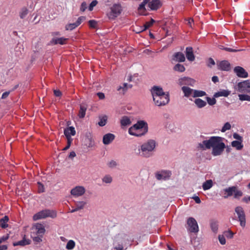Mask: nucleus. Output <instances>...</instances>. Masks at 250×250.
<instances>
[{
    "label": "nucleus",
    "mask_w": 250,
    "mask_h": 250,
    "mask_svg": "<svg viewBox=\"0 0 250 250\" xmlns=\"http://www.w3.org/2000/svg\"><path fill=\"white\" fill-rule=\"evenodd\" d=\"M9 221V217L8 216H4L0 219V227L3 229H5L8 227L7 223Z\"/></svg>",
    "instance_id": "cd10ccee"
},
{
    "label": "nucleus",
    "mask_w": 250,
    "mask_h": 250,
    "mask_svg": "<svg viewBox=\"0 0 250 250\" xmlns=\"http://www.w3.org/2000/svg\"><path fill=\"white\" fill-rule=\"evenodd\" d=\"M148 131V125L144 121H139L128 129L129 134L135 136H141Z\"/></svg>",
    "instance_id": "20e7f679"
},
{
    "label": "nucleus",
    "mask_w": 250,
    "mask_h": 250,
    "mask_svg": "<svg viewBox=\"0 0 250 250\" xmlns=\"http://www.w3.org/2000/svg\"><path fill=\"white\" fill-rule=\"evenodd\" d=\"M234 72L239 78H246L248 77V73L245 69L241 66H237L234 68Z\"/></svg>",
    "instance_id": "f8f14e48"
},
{
    "label": "nucleus",
    "mask_w": 250,
    "mask_h": 250,
    "mask_svg": "<svg viewBox=\"0 0 250 250\" xmlns=\"http://www.w3.org/2000/svg\"><path fill=\"white\" fill-rule=\"evenodd\" d=\"M179 84L180 85H187L190 86H193L195 83V81L191 78L188 77H184L181 78L178 80Z\"/></svg>",
    "instance_id": "4468645a"
},
{
    "label": "nucleus",
    "mask_w": 250,
    "mask_h": 250,
    "mask_svg": "<svg viewBox=\"0 0 250 250\" xmlns=\"http://www.w3.org/2000/svg\"><path fill=\"white\" fill-rule=\"evenodd\" d=\"M215 65V62L213 59L211 58H209L208 60V66L209 67H211L212 65Z\"/></svg>",
    "instance_id": "bf43d9fd"
},
{
    "label": "nucleus",
    "mask_w": 250,
    "mask_h": 250,
    "mask_svg": "<svg viewBox=\"0 0 250 250\" xmlns=\"http://www.w3.org/2000/svg\"><path fill=\"white\" fill-rule=\"evenodd\" d=\"M242 201L244 202H245L246 203H248L249 202H250V196H245L243 199H242Z\"/></svg>",
    "instance_id": "338daca9"
},
{
    "label": "nucleus",
    "mask_w": 250,
    "mask_h": 250,
    "mask_svg": "<svg viewBox=\"0 0 250 250\" xmlns=\"http://www.w3.org/2000/svg\"><path fill=\"white\" fill-rule=\"evenodd\" d=\"M115 249L116 250H124V247L122 244H117L116 241L114 242Z\"/></svg>",
    "instance_id": "603ef678"
},
{
    "label": "nucleus",
    "mask_w": 250,
    "mask_h": 250,
    "mask_svg": "<svg viewBox=\"0 0 250 250\" xmlns=\"http://www.w3.org/2000/svg\"><path fill=\"white\" fill-rule=\"evenodd\" d=\"M108 166L110 167H114L117 166V163L115 161L112 160L108 163Z\"/></svg>",
    "instance_id": "e2e57ef3"
},
{
    "label": "nucleus",
    "mask_w": 250,
    "mask_h": 250,
    "mask_svg": "<svg viewBox=\"0 0 250 250\" xmlns=\"http://www.w3.org/2000/svg\"><path fill=\"white\" fill-rule=\"evenodd\" d=\"M87 108V106L86 104H80V110L78 115L80 118H83L84 117Z\"/></svg>",
    "instance_id": "b1692460"
},
{
    "label": "nucleus",
    "mask_w": 250,
    "mask_h": 250,
    "mask_svg": "<svg viewBox=\"0 0 250 250\" xmlns=\"http://www.w3.org/2000/svg\"><path fill=\"white\" fill-rule=\"evenodd\" d=\"M239 100L243 101H250V96L247 94H239L238 95Z\"/></svg>",
    "instance_id": "79ce46f5"
},
{
    "label": "nucleus",
    "mask_w": 250,
    "mask_h": 250,
    "mask_svg": "<svg viewBox=\"0 0 250 250\" xmlns=\"http://www.w3.org/2000/svg\"><path fill=\"white\" fill-rule=\"evenodd\" d=\"M154 22L155 21L152 19H151L150 21L146 22L144 25V29L142 30V31H145L151 27Z\"/></svg>",
    "instance_id": "4c0bfd02"
},
{
    "label": "nucleus",
    "mask_w": 250,
    "mask_h": 250,
    "mask_svg": "<svg viewBox=\"0 0 250 250\" xmlns=\"http://www.w3.org/2000/svg\"><path fill=\"white\" fill-rule=\"evenodd\" d=\"M9 236L8 234H7L6 235L0 237V244L6 241L9 238Z\"/></svg>",
    "instance_id": "13d9d810"
},
{
    "label": "nucleus",
    "mask_w": 250,
    "mask_h": 250,
    "mask_svg": "<svg viewBox=\"0 0 250 250\" xmlns=\"http://www.w3.org/2000/svg\"><path fill=\"white\" fill-rule=\"evenodd\" d=\"M75 246V242L73 240H70L67 242L66 246V248L67 250H72L74 248Z\"/></svg>",
    "instance_id": "a19ab883"
},
{
    "label": "nucleus",
    "mask_w": 250,
    "mask_h": 250,
    "mask_svg": "<svg viewBox=\"0 0 250 250\" xmlns=\"http://www.w3.org/2000/svg\"><path fill=\"white\" fill-rule=\"evenodd\" d=\"M156 146V142L152 139L148 140L141 146V155L148 158L152 156L153 151Z\"/></svg>",
    "instance_id": "39448f33"
},
{
    "label": "nucleus",
    "mask_w": 250,
    "mask_h": 250,
    "mask_svg": "<svg viewBox=\"0 0 250 250\" xmlns=\"http://www.w3.org/2000/svg\"><path fill=\"white\" fill-rule=\"evenodd\" d=\"M195 202L197 204H200L201 203V200L200 198L197 196H195L192 197Z\"/></svg>",
    "instance_id": "774afa93"
},
{
    "label": "nucleus",
    "mask_w": 250,
    "mask_h": 250,
    "mask_svg": "<svg viewBox=\"0 0 250 250\" xmlns=\"http://www.w3.org/2000/svg\"><path fill=\"white\" fill-rule=\"evenodd\" d=\"M30 243H31V240L28 239H26L25 238V236H24L21 240L13 243V246H25L26 245H29L30 244Z\"/></svg>",
    "instance_id": "5701e85b"
},
{
    "label": "nucleus",
    "mask_w": 250,
    "mask_h": 250,
    "mask_svg": "<svg viewBox=\"0 0 250 250\" xmlns=\"http://www.w3.org/2000/svg\"><path fill=\"white\" fill-rule=\"evenodd\" d=\"M98 3V1L96 0H93L90 4L88 9L89 11H92L93 9V7L95 6Z\"/></svg>",
    "instance_id": "5fc2aeb1"
},
{
    "label": "nucleus",
    "mask_w": 250,
    "mask_h": 250,
    "mask_svg": "<svg viewBox=\"0 0 250 250\" xmlns=\"http://www.w3.org/2000/svg\"><path fill=\"white\" fill-rule=\"evenodd\" d=\"M115 135L112 133H107L103 137V142L104 145L110 144L115 139Z\"/></svg>",
    "instance_id": "a211bd4d"
},
{
    "label": "nucleus",
    "mask_w": 250,
    "mask_h": 250,
    "mask_svg": "<svg viewBox=\"0 0 250 250\" xmlns=\"http://www.w3.org/2000/svg\"><path fill=\"white\" fill-rule=\"evenodd\" d=\"M32 229L35 231L37 235L41 237H42L45 231L44 226L42 224L39 223L34 225Z\"/></svg>",
    "instance_id": "dca6fc26"
},
{
    "label": "nucleus",
    "mask_w": 250,
    "mask_h": 250,
    "mask_svg": "<svg viewBox=\"0 0 250 250\" xmlns=\"http://www.w3.org/2000/svg\"><path fill=\"white\" fill-rule=\"evenodd\" d=\"M218 239L221 245H225L226 244V239L225 236L223 235H219L218 236Z\"/></svg>",
    "instance_id": "3c124183"
},
{
    "label": "nucleus",
    "mask_w": 250,
    "mask_h": 250,
    "mask_svg": "<svg viewBox=\"0 0 250 250\" xmlns=\"http://www.w3.org/2000/svg\"><path fill=\"white\" fill-rule=\"evenodd\" d=\"M230 128H231L230 124L229 122H227L225 124L224 126L222 127L221 131L222 132H225V131H226L230 129Z\"/></svg>",
    "instance_id": "c03bdc74"
},
{
    "label": "nucleus",
    "mask_w": 250,
    "mask_h": 250,
    "mask_svg": "<svg viewBox=\"0 0 250 250\" xmlns=\"http://www.w3.org/2000/svg\"><path fill=\"white\" fill-rule=\"evenodd\" d=\"M64 134L66 138H71V136H74L76 134L75 128L73 126H69L64 130Z\"/></svg>",
    "instance_id": "412c9836"
},
{
    "label": "nucleus",
    "mask_w": 250,
    "mask_h": 250,
    "mask_svg": "<svg viewBox=\"0 0 250 250\" xmlns=\"http://www.w3.org/2000/svg\"><path fill=\"white\" fill-rule=\"evenodd\" d=\"M88 24L90 27L95 28L97 25V22L95 20H90L88 21Z\"/></svg>",
    "instance_id": "4d7b16f0"
},
{
    "label": "nucleus",
    "mask_w": 250,
    "mask_h": 250,
    "mask_svg": "<svg viewBox=\"0 0 250 250\" xmlns=\"http://www.w3.org/2000/svg\"><path fill=\"white\" fill-rule=\"evenodd\" d=\"M131 123L130 119L124 116L121 120V124L122 126H126L130 125Z\"/></svg>",
    "instance_id": "473e14b6"
},
{
    "label": "nucleus",
    "mask_w": 250,
    "mask_h": 250,
    "mask_svg": "<svg viewBox=\"0 0 250 250\" xmlns=\"http://www.w3.org/2000/svg\"><path fill=\"white\" fill-rule=\"evenodd\" d=\"M68 40V39L67 38H64L63 37L59 38H53L51 42L54 44H60L61 45H63L66 43Z\"/></svg>",
    "instance_id": "4be33fe9"
},
{
    "label": "nucleus",
    "mask_w": 250,
    "mask_h": 250,
    "mask_svg": "<svg viewBox=\"0 0 250 250\" xmlns=\"http://www.w3.org/2000/svg\"><path fill=\"white\" fill-rule=\"evenodd\" d=\"M233 195L234 198L236 199H238L243 195V192L241 190H238L237 189V188L235 187V191L234 192Z\"/></svg>",
    "instance_id": "58836bf2"
},
{
    "label": "nucleus",
    "mask_w": 250,
    "mask_h": 250,
    "mask_svg": "<svg viewBox=\"0 0 250 250\" xmlns=\"http://www.w3.org/2000/svg\"><path fill=\"white\" fill-rule=\"evenodd\" d=\"M128 89V84L127 83H124L123 86H120L118 87L117 90L120 91L122 90V93L124 94Z\"/></svg>",
    "instance_id": "ea45409f"
},
{
    "label": "nucleus",
    "mask_w": 250,
    "mask_h": 250,
    "mask_svg": "<svg viewBox=\"0 0 250 250\" xmlns=\"http://www.w3.org/2000/svg\"><path fill=\"white\" fill-rule=\"evenodd\" d=\"M209 224L211 230L214 233H216L218 229V222L216 220H211Z\"/></svg>",
    "instance_id": "a878e982"
},
{
    "label": "nucleus",
    "mask_w": 250,
    "mask_h": 250,
    "mask_svg": "<svg viewBox=\"0 0 250 250\" xmlns=\"http://www.w3.org/2000/svg\"><path fill=\"white\" fill-rule=\"evenodd\" d=\"M85 20V17L84 16L80 17L76 22L73 23L67 24L65 26V29L66 30H72L77 27H78L81 23Z\"/></svg>",
    "instance_id": "ddd939ff"
},
{
    "label": "nucleus",
    "mask_w": 250,
    "mask_h": 250,
    "mask_svg": "<svg viewBox=\"0 0 250 250\" xmlns=\"http://www.w3.org/2000/svg\"><path fill=\"white\" fill-rule=\"evenodd\" d=\"M194 103L198 108H202L207 105L206 102L203 101L201 99L197 98L194 100Z\"/></svg>",
    "instance_id": "7c9ffc66"
},
{
    "label": "nucleus",
    "mask_w": 250,
    "mask_h": 250,
    "mask_svg": "<svg viewBox=\"0 0 250 250\" xmlns=\"http://www.w3.org/2000/svg\"><path fill=\"white\" fill-rule=\"evenodd\" d=\"M223 138L219 136L211 137L208 140H204L199 143L197 148L205 150L212 148V154L213 156L221 155L225 148V144L222 142Z\"/></svg>",
    "instance_id": "f257e3e1"
},
{
    "label": "nucleus",
    "mask_w": 250,
    "mask_h": 250,
    "mask_svg": "<svg viewBox=\"0 0 250 250\" xmlns=\"http://www.w3.org/2000/svg\"><path fill=\"white\" fill-rule=\"evenodd\" d=\"M147 4L148 10L151 11L157 10L162 5V3L160 0H143V1L139 5L138 8L140 14L142 15H146L145 5Z\"/></svg>",
    "instance_id": "7ed1b4c3"
},
{
    "label": "nucleus",
    "mask_w": 250,
    "mask_h": 250,
    "mask_svg": "<svg viewBox=\"0 0 250 250\" xmlns=\"http://www.w3.org/2000/svg\"><path fill=\"white\" fill-rule=\"evenodd\" d=\"M67 139V145L63 149V150H66L67 149H68L70 146H71V144L72 143V142L73 141V139L72 138H69V137H67L66 138Z\"/></svg>",
    "instance_id": "8fccbe9b"
},
{
    "label": "nucleus",
    "mask_w": 250,
    "mask_h": 250,
    "mask_svg": "<svg viewBox=\"0 0 250 250\" xmlns=\"http://www.w3.org/2000/svg\"><path fill=\"white\" fill-rule=\"evenodd\" d=\"M225 236L227 238H232L233 237L234 233L231 230H228L224 232Z\"/></svg>",
    "instance_id": "864d4df0"
},
{
    "label": "nucleus",
    "mask_w": 250,
    "mask_h": 250,
    "mask_svg": "<svg viewBox=\"0 0 250 250\" xmlns=\"http://www.w3.org/2000/svg\"><path fill=\"white\" fill-rule=\"evenodd\" d=\"M38 185V191L39 193H42L44 192V186L41 182H38L37 183Z\"/></svg>",
    "instance_id": "09e8293b"
},
{
    "label": "nucleus",
    "mask_w": 250,
    "mask_h": 250,
    "mask_svg": "<svg viewBox=\"0 0 250 250\" xmlns=\"http://www.w3.org/2000/svg\"><path fill=\"white\" fill-rule=\"evenodd\" d=\"M171 172L169 170H162L155 173V177L158 180H166L169 179L171 176Z\"/></svg>",
    "instance_id": "9b49d317"
},
{
    "label": "nucleus",
    "mask_w": 250,
    "mask_h": 250,
    "mask_svg": "<svg viewBox=\"0 0 250 250\" xmlns=\"http://www.w3.org/2000/svg\"><path fill=\"white\" fill-rule=\"evenodd\" d=\"M182 90L184 93V96L186 97H189L192 94L193 95L194 92V89L185 86L182 87Z\"/></svg>",
    "instance_id": "393cba45"
},
{
    "label": "nucleus",
    "mask_w": 250,
    "mask_h": 250,
    "mask_svg": "<svg viewBox=\"0 0 250 250\" xmlns=\"http://www.w3.org/2000/svg\"><path fill=\"white\" fill-rule=\"evenodd\" d=\"M87 139L89 141V143L87 145L88 147H92L94 146L95 145V142L94 139L90 136L89 137H87Z\"/></svg>",
    "instance_id": "de8ad7c7"
},
{
    "label": "nucleus",
    "mask_w": 250,
    "mask_h": 250,
    "mask_svg": "<svg viewBox=\"0 0 250 250\" xmlns=\"http://www.w3.org/2000/svg\"><path fill=\"white\" fill-rule=\"evenodd\" d=\"M230 93V92L228 90H222L221 91H218L217 92L215 93L214 94V97L215 98H218L219 97H228Z\"/></svg>",
    "instance_id": "bb28decb"
},
{
    "label": "nucleus",
    "mask_w": 250,
    "mask_h": 250,
    "mask_svg": "<svg viewBox=\"0 0 250 250\" xmlns=\"http://www.w3.org/2000/svg\"><path fill=\"white\" fill-rule=\"evenodd\" d=\"M215 98V97H214L213 98H210V97H207L206 98V100L208 102V104L209 105H213L216 104V100Z\"/></svg>",
    "instance_id": "37998d69"
},
{
    "label": "nucleus",
    "mask_w": 250,
    "mask_h": 250,
    "mask_svg": "<svg viewBox=\"0 0 250 250\" xmlns=\"http://www.w3.org/2000/svg\"><path fill=\"white\" fill-rule=\"evenodd\" d=\"M110 12L108 14V17L110 19H115L122 13L123 7L119 3H114L110 8Z\"/></svg>",
    "instance_id": "0eeeda50"
},
{
    "label": "nucleus",
    "mask_w": 250,
    "mask_h": 250,
    "mask_svg": "<svg viewBox=\"0 0 250 250\" xmlns=\"http://www.w3.org/2000/svg\"><path fill=\"white\" fill-rule=\"evenodd\" d=\"M235 187L232 186L228 188H225L224 191L227 193V195L224 196L225 198H227L229 196H231L233 195L234 192L235 191Z\"/></svg>",
    "instance_id": "c85d7f7f"
},
{
    "label": "nucleus",
    "mask_w": 250,
    "mask_h": 250,
    "mask_svg": "<svg viewBox=\"0 0 250 250\" xmlns=\"http://www.w3.org/2000/svg\"><path fill=\"white\" fill-rule=\"evenodd\" d=\"M186 54L187 58L188 61L192 62L195 60L192 47H187L186 49Z\"/></svg>",
    "instance_id": "aec40b11"
},
{
    "label": "nucleus",
    "mask_w": 250,
    "mask_h": 250,
    "mask_svg": "<svg viewBox=\"0 0 250 250\" xmlns=\"http://www.w3.org/2000/svg\"><path fill=\"white\" fill-rule=\"evenodd\" d=\"M173 70L175 71L183 72L185 71L186 68L183 64L177 63L173 67Z\"/></svg>",
    "instance_id": "72a5a7b5"
},
{
    "label": "nucleus",
    "mask_w": 250,
    "mask_h": 250,
    "mask_svg": "<svg viewBox=\"0 0 250 250\" xmlns=\"http://www.w3.org/2000/svg\"><path fill=\"white\" fill-rule=\"evenodd\" d=\"M235 212L237 215L240 226L244 227L246 226V215L243 208L240 206L236 207Z\"/></svg>",
    "instance_id": "6e6552de"
},
{
    "label": "nucleus",
    "mask_w": 250,
    "mask_h": 250,
    "mask_svg": "<svg viewBox=\"0 0 250 250\" xmlns=\"http://www.w3.org/2000/svg\"><path fill=\"white\" fill-rule=\"evenodd\" d=\"M231 146L235 147L237 150H241L243 147L242 142L238 141H233L231 142Z\"/></svg>",
    "instance_id": "c756f323"
},
{
    "label": "nucleus",
    "mask_w": 250,
    "mask_h": 250,
    "mask_svg": "<svg viewBox=\"0 0 250 250\" xmlns=\"http://www.w3.org/2000/svg\"><path fill=\"white\" fill-rule=\"evenodd\" d=\"M42 237L38 235L37 236L34 237L33 240L35 242L40 243L42 241Z\"/></svg>",
    "instance_id": "680f3d73"
},
{
    "label": "nucleus",
    "mask_w": 250,
    "mask_h": 250,
    "mask_svg": "<svg viewBox=\"0 0 250 250\" xmlns=\"http://www.w3.org/2000/svg\"><path fill=\"white\" fill-rule=\"evenodd\" d=\"M85 204L86 203L84 201L77 202L76 203V207H77L78 209L80 210L84 208Z\"/></svg>",
    "instance_id": "49530a36"
},
{
    "label": "nucleus",
    "mask_w": 250,
    "mask_h": 250,
    "mask_svg": "<svg viewBox=\"0 0 250 250\" xmlns=\"http://www.w3.org/2000/svg\"><path fill=\"white\" fill-rule=\"evenodd\" d=\"M103 182L107 184L111 183L112 181V177L109 175H105L102 179Z\"/></svg>",
    "instance_id": "a18cd8bd"
},
{
    "label": "nucleus",
    "mask_w": 250,
    "mask_h": 250,
    "mask_svg": "<svg viewBox=\"0 0 250 250\" xmlns=\"http://www.w3.org/2000/svg\"><path fill=\"white\" fill-rule=\"evenodd\" d=\"M218 69L228 71L230 69V64L227 61H222L217 63Z\"/></svg>",
    "instance_id": "f3484780"
},
{
    "label": "nucleus",
    "mask_w": 250,
    "mask_h": 250,
    "mask_svg": "<svg viewBox=\"0 0 250 250\" xmlns=\"http://www.w3.org/2000/svg\"><path fill=\"white\" fill-rule=\"evenodd\" d=\"M153 101L156 106H162L167 104L169 102V95L164 91L159 86H153L151 90Z\"/></svg>",
    "instance_id": "f03ea898"
},
{
    "label": "nucleus",
    "mask_w": 250,
    "mask_h": 250,
    "mask_svg": "<svg viewBox=\"0 0 250 250\" xmlns=\"http://www.w3.org/2000/svg\"><path fill=\"white\" fill-rule=\"evenodd\" d=\"M206 95V93L202 90H194L193 94L192 96L193 97H199Z\"/></svg>",
    "instance_id": "f704fd0d"
},
{
    "label": "nucleus",
    "mask_w": 250,
    "mask_h": 250,
    "mask_svg": "<svg viewBox=\"0 0 250 250\" xmlns=\"http://www.w3.org/2000/svg\"><path fill=\"white\" fill-rule=\"evenodd\" d=\"M213 186L212 181L211 180H207L203 184V188L204 190L210 189Z\"/></svg>",
    "instance_id": "2f4dec72"
},
{
    "label": "nucleus",
    "mask_w": 250,
    "mask_h": 250,
    "mask_svg": "<svg viewBox=\"0 0 250 250\" xmlns=\"http://www.w3.org/2000/svg\"><path fill=\"white\" fill-rule=\"evenodd\" d=\"M188 229L191 232H197L199 231L198 226L196 220L193 217H189L187 221Z\"/></svg>",
    "instance_id": "1a4fd4ad"
},
{
    "label": "nucleus",
    "mask_w": 250,
    "mask_h": 250,
    "mask_svg": "<svg viewBox=\"0 0 250 250\" xmlns=\"http://www.w3.org/2000/svg\"><path fill=\"white\" fill-rule=\"evenodd\" d=\"M85 192L84 188L83 186H77L71 190V195L78 197L83 195Z\"/></svg>",
    "instance_id": "2eb2a0df"
},
{
    "label": "nucleus",
    "mask_w": 250,
    "mask_h": 250,
    "mask_svg": "<svg viewBox=\"0 0 250 250\" xmlns=\"http://www.w3.org/2000/svg\"><path fill=\"white\" fill-rule=\"evenodd\" d=\"M57 216V213L55 210L50 209H44L41 210L35 214L33 217L34 221L39 219H45L47 217L54 218Z\"/></svg>",
    "instance_id": "423d86ee"
},
{
    "label": "nucleus",
    "mask_w": 250,
    "mask_h": 250,
    "mask_svg": "<svg viewBox=\"0 0 250 250\" xmlns=\"http://www.w3.org/2000/svg\"><path fill=\"white\" fill-rule=\"evenodd\" d=\"M224 50L230 52H236L240 51V50L234 49L229 47H226L225 48H224Z\"/></svg>",
    "instance_id": "0e129e2a"
},
{
    "label": "nucleus",
    "mask_w": 250,
    "mask_h": 250,
    "mask_svg": "<svg viewBox=\"0 0 250 250\" xmlns=\"http://www.w3.org/2000/svg\"><path fill=\"white\" fill-rule=\"evenodd\" d=\"M172 60L175 62H184L185 61L186 58L183 53L178 52L173 55Z\"/></svg>",
    "instance_id": "6ab92c4d"
},
{
    "label": "nucleus",
    "mask_w": 250,
    "mask_h": 250,
    "mask_svg": "<svg viewBox=\"0 0 250 250\" xmlns=\"http://www.w3.org/2000/svg\"><path fill=\"white\" fill-rule=\"evenodd\" d=\"M87 8V4L85 2H83L81 5L80 10L82 12H84Z\"/></svg>",
    "instance_id": "052dcab7"
},
{
    "label": "nucleus",
    "mask_w": 250,
    "mask_h": 250,
    "mask_svg": "<svg viewBox=\"0 0 250 250\" xmlns=\"http://www.w3.org/2000/svg\"><path fill=\"white\" fill-rule=\"evenodd\" d=\"M238 90L241 93H250V80L244 81L237 84Z\"/></svg>",
    "instance_id": "9d476101"
},
{
    "label": "nucleus",
    "mask_w": 250,
    "mask_h": 250,
    "mask_svg": "<svg viewBox=\"0 0 250 250\" xmlns=\"http://www.w3.org/2000/svg\"><path fill=\"white\" fill-rule=\"evenodd\" d=\"M233 137L237 140V141L243 142V137L237 133H234L233 134Z\"/></svg>",
    "instance_id": "6e6d98bb"
},
{
    "label": "nucleus",
    "mask_w": 250,
    "mask_h": 250,
    "mask_svg": "<svg viewBox=\"0 0 250 250\" xmlns=\"http://www.w3.org/2000/svg\"><path fill=\"white\" fill-rule=\"evenodd\" d=\"M28 10L26 7H23L20 12V17L21 19H24L28 14Z\"/></svg>",
    "instance_id": "e433bc0d"
},
{
    "label": "nucleus",
    "mask_w": 250,
    "mask_h": 250,
    "mask_svg": "<svg viewBox=\"0 0 250 250\" xmlns=\"http://www.w3.org/2000/svg\"><path fill=\"white\" fill-rule=\"evenodd\" d=\"M100 121L98 123V125L100 126H104L106 123L107 120V117L106 115H104L102 117H100Z\"/></svg>",
    "instance_id": "c9c22d12"
},
{
    "label": "nucleus",
    "mask_w": 250,
    "mask_h": 250,
    "mask_svg": "<svg viewBox=\"0 0 250 250\" xmlns=\"http://www.w3.org/2000/svg\"><path fill=\"white\" fill-rule=\"evenodd\" d=\"M10 92L11 91H6V92H4L1 96V99H6L9 95Z\"/></svg>",
    "instance_id": "69168bd1"
}]
</instances>
